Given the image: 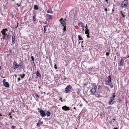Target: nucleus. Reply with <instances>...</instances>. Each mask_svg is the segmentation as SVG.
Wrapping results in <instances>:
<instances>
[{
  "instance_id": "obj_58",
  "label": "nucleus",
  "mask_w": 129,
  "mask_h": 129,
  "mask_svg": "<svg viewBox=\"0 0 129 129\" xmlns=\"http://www.w3.org/2000/svg\"><path fill=\"white\" fill-rule=\"evenodd\" d=\"M41 88V87L40 86H39V89H40V88Z\"/></svg>"
},
{
  "instance_id": "obj_51",
  "label": "nucleus",
  "mask_w": 129,
  "mask_h": 129,
  "mask_svg": "<svg viewBox=\"0 0 129 129\" xmlns=\"http://www.w3.org/2000/svg\"><path fill=\"white\" fill-rule=\"evenodd\" d=\"M82 104H80L79 106L80 107H82Z\"/></svg>"
},
{
  "instance_id": "obj_7",
  "label": "nucleus",
  "mask_w": 129,
  "mask_h": 129,
  "mask_svg": "<svg viewBox=\"0 0 129 129\" xmlns=\"http://www.w3.org/2000/svg\"><path fill=\"white\" fill-rule=\"evenodd\" d=\"M18 68H19V64L15 61H14L13 63V69L16 70Z\"/></svg>"
},
{
  "instance_id": "obj_28",
  "label": "nucleus",
  "mask_w": 129,
  "mask_h": 129,
  "mask_svg": "<svg viewBox=\"0 0 129 129\" xmlns=\"http://www.w3.org/2000/svg\"><path fill=\"white\" fill-rule=\"evenodd\" d=\"M47 13H52V10H51V11H50V10H48L47 11Z\"/></svg>"
},
{
  "instance_id": "obj_40",
  "label": "nucleus",
  "mask_w": 129,
  "mask_h": 129,
  "mask_svg": "<svg viewBox=\"0 0 129 129\" xmlns=\"http://www.w3.org/2000/svg\"><path fill=\"white\" fill-rule=\"evenodd\" d=\"M87 34V37L88 38H89L90 36H89V33L88 34Z\"/></svg>"
},
{
  "instance_id": "obj_3",
  "label": "nucleus",
  "mask_w": 129,
  "mask_h": 129,
  "mask_svg": "<svg viewBox=\"0 0 129 129\" xmlns=\"http://www.w3.org/2000/svg\"><path fill=\"white\" fill-rule=\"evenodd\" d=\"M38 110L39 111L38 112L40 113V115L42 117H44L46 116V113L44 111L39 109V108H38Z\"/></svg>"
},
{
  "instance_id": "obj_38",
  "label": "nucleus",
  "mask_w": 129,
  "mask_h": 129,
  "mask_svg": "<svg viewBox=\"0 0 129 129\" xmlns=\"http://www.w3.org/2000/svg\"><path fill=\"white\" fill-rule=\"evenodd\" d=\"M62 98H60L59 99V100H61V102H62Z\"/></svg>"
},
{
  "instance_id": "obj_31",
  "label": "nucleus",
  "mask_w": 129,
  "mask_h": 129,
  "mask_svg": "<svg viewBox=\"0 0 129 129\" xmlns=\"http://www.w3.org/2000/svg\"><path fill=\"white\" fill-rule=\"evenodd\" d=\"M6 37V35H3V38H1V39H2V38H3V39H4Z\"/></svg>"
},
{
  "instance_id": "obj_26",
  "label": "nucleus",
  "mask_w": 129,
  "mask_h": 129,
  "mask_svg": "<svg viewBox=\"0 0 129 129\" xmlns=\"http://www.w3.org/2000/svg\"><path fill=\"white\" fill-rule=\"evenodd\" d=\"M78 38L79 40H83V39L82 38L81 36L80 35H79L78 36Z\"/></svg>"
},
{
  "instance_id": "obj_23",
  "label": "nucleus",
  "mask_w": 129,
  "mask_h": 129,
  "mask_svg": "<svg viewBox=\"0 0 129 129\" xmlns=\"http://www.w3.org/2000/svg\"><path fill=\"white\" fill-rule=\"evenodd\" d=\"M19 76H20L21 77L22 79H23L24 78L25 76V75L24 74H23L22 75V74H20L19 75Z\"/></svg>"
},
{
  "instance_id": "obj_46",
  "label": "nucleus",
  "mask_w": 129,
  "mask_h": 129,
  "mask_svg": "<svg viewBox=\"0 0 129 129\" xmlns=\"http://www.w3.org/2000/svg\"><path fill=\"white\" fill-rule=\"evenodd\" d=\"M105 1L107 3H108V0H105Z\"/></svg>"
},
{
  "instance_id": "obj_12",
  "label": "nucleus",
  "mask_w": 129,
  "mask_h": 129,
  "mask_svg": "<svg viewBox=\"0 0 129 129\" xmlns=\"http://www.w3.org/2000/svg\"><path fill=\"white\" fill-rule=\"evenodd\" d=\"M97 88V87L96 86H95L94 88H92L90 90V91L92 93L94 94V93L96 91V89Z\"/></svg>"
},
{
  "instance_id": "obj_57",
  "label": "nucleus",
  "mask_w": 129,
  "mask_h": 129,
  "mask_svg": "<svg viewBox=\"0 0 129 129\" xmlns=\"http://www.w3.org/2000/svg\"><path fill=\"white\" fill-rule=\"evenodd\" d=\"M26 19V18H25L24 19V21H25Z\"/></svg>"
},
{
  "instance_id": "obj_24",
  "label": "nucleus",
  "mask_w": 129,
  "mask_h": 129,
  "mask_svg": "<svg viewBox=\"0 0 129 129\" xmlns=\"http://www.w3.org/2000/svg\"><path fill=\"white\" fill-rule=\"evenodd\" d=\"M36 75L38 77H39L40 75V73L38 71H37L36 72Z\"/></svg>"
},
{
  "instance_id": "obj_37",
  "label": "nucleus",
  "mask_w": 129,
  "mask_h": 129,
  "mask_svg": "<svg viewBox=\"0 0 129 129\" xmlns=\"http://www.w3.org/2000/svg\"><path fill=\"white\" fill-rule=\"evenodd\" d=\"M16 5L18 7H19L20 6L21 4H19L18 3H17L16 4Z\"/></svg>"
},
{
  "instance_id": "obj_2",
  "label": "nucleus",
  "mask_w": 129,
  "mask_h": 129,
  "mask_svg": "<svg viewBox=\"0 0 129 129\" xmlns=\"http://www.w3.org/2000/svg\"><path fill=\"white\" fill-rule=\"evenodd\" d=\"M115 93H114L113 96L110 97V100L108 103L109 105H112L113 104L114 98L115 97Z\"/></svg>"
},
{
  "instance_id": "obj_1",
  "label": "nucleus",
  "mask_w": 129,
  "mask_h": 129,
  "mask_svg": "<svg viewBox=\"0 0 129 129\" xmlns=\"http://www.w3.org/2000/svg\"><path fill=\"white\" fill-rule=\"evenodd\" d=\"M72 88V87L71 85H69L67 86L65 88V91L66 93H69Z\"/></svg>"
},
{
  "instance_id": "obj_21",
  "label": "nucleus",
  "mask_w": 129,
  "mask_h": 129,
  "mask_svg": "<svg viewBox=\"0 0 129 129\" xmlns=\"http://www.w3.org/2000/svg\"><path fill=\"white\" fill-rule=\"evenodd\" d=\"M36 15L35 14L34 15V16H33V20L34 21H36Z\"/></svg>"
},
{
  "instance_id": "obj_13",
  "label": "nucleus",
  "mask_w": 129,
  "mask_h": 129,
  "mask_svg": "<svg viewBox=\"0 0 129 129\" xmlns=\"http://www.w3.org/2000/svg\"><path fill=\"white\" fill-rule=\"evenodd\" d=\"M62 109L63 110L65 111H68L70 110L69 108L66 105L62 107Z\"/></svg>"
},
{
  "instance_id": "obj_61",
  "label": "nucleus",
  "mask_w": 129,
  "mask_h": 129,
  "mask_svg": "<svg viewBox=\"0 0 129 129\" xmlns=\"http://www.w3.org/2000/svg\"><path fill=\"white\" fill-rule=\"evenodd\" d=\"M113 120H114V121L115 120V119H113Z\"/></svg>"
},
{
  "instance_id": "obj_54",
  "label": "nucleus",
  "mask_w": 129,
  "mask_h": 129,
  "mask_svg": "<svg viewBox=\"0 0 129 129\" xmlns=\"http://www.w3.org/2000/svg\"><path fill=\"white\" fill-rule=\"evenodd\" d=\"M120 13H121V14L122 13H122V11H120Z\"/></svg>"
},
{
  "instance_id": "obj_63",
  "label": "nucleus",
  "mask_w": 129,
  "mask_h": 129,
  "mask_svg": "<svg viewBox=\"0 0 129 129\" xmlns=\"http://www.w3.org/2000/svg\"><path fill=\"white\" fill-rule=\"evenodd\" d=\"M76 129H77V128H76Z\"/></svg>"
},
{
  "instance_id": "obj_41",
  "label": "nucleus",
  "mask_w": 129,
  "mask_h": 129,
  "mask_svg": "<svg viewBox=\"0 0 129 129\" xmlns=\"http://www.w3.org/2000/svg\"><path fill=\"white\" fill-rule=\"evenodd\" d=\"M54 68L55 69H57V67H56V64H55L54 66Z\"/></svg>"
},
{
  "instance_id": "obj_42",
  "label": "nucleus",
  "mask_w": 129,
  "mask_h": 129,
  "mask_svg": "<svg viewBox=\"0 0 129 129\" xmlns=\"http://www.w3.org/2000/svg\"><path fill=\"white\" fill-rule=\"evenodd\" d=\"M21 80L20 78L19 77L18 78V82H19Z\"/></svg>"
},
{
  "instance_id": "obj_10",
  "label": "nucleus",
  "mask_w": 129,
  "mask_h": 129,
  "mask_svg": "<svg viewBox=\"0 0 129 129\" xmlns=\"http://www.w3.org/2000/svg\"><path fill=\"white\" fill-rule=\"evenodd\" d=\"M19 68L20 69L24 68L25 67V66L24 63L23 62H21L19 64Z\"/></svg>"
},
{
  "instance_id": "obj_55",
  "label": "nucleus",
  "mask_w": 129,
  "mask_h": 129,
  "mask_svg": "<svg viewBox=\"0 0 129 129\" xmlns=\"http://www.w3.org/2000/svg\"><path fill=\"white\" fill-rule=\"evenodd\" d=\"M2 116V115L0 113V116ZM0 120H1V119H0Z\"/></svg>"
},
{
  "instance_id": "obj_35",
  "label": "nucleus",
  "mask_w": 129,
  "mask_h": 129,
  "mask_svg": "<svg viewBox=\"0 0 129 129\" xmlns=\"http://www.w3.org/2000/svg\"><path fill=\"white\" fill-rule=\"evenodd\" d=\"M109 55V53L108 52H107L106 53V56H108Z\"/></svg>"
},
{
  "instance_id": "obj_20",
  "label": "nucleus",
  "mask_w": 129,
  "mask_h": 129,
  "mask_svg": "<svg viewBox=\"0 0 129 129\" xmlns=\"http://www.w3.org/2000/svg\"><path fill=\"white\" fill-rule=\"evenodd\" d=\"M46 115L47 117L50 116L51 115V113L49 111H47L46 112Z\"/></svg>"
},
{
  "instance_id": "obj_19",
  "label": "nucleus",
  "mask_w": 129,
  "mask_h": 129,
  "mask_svg": "<svg viewBox=\"0 0 129 129\" xmlns=\"http://www.w3.org/2000/svg\"><path fill=\"white\" fill-rule=\"evenodd\" d=\"M78 25L79 26H82L83 27V30H84V26L83 25V24L82 22H81L80 23H78Z\"/></svg>"
},
{
  "instance_id": "obj_9",
  "label": "nucleus",
  "mask_w": 129,
  "mask_h": 129,
  "mask_svg": "<svg viewBox=\"0 0 129 129\" xmlns=\"http://www.w3.org/2000/svg\"><path fill=\"white\" fill-rule=\"evenodd\" d=\"M124 58H121L119 62V63L118 64L119 66H123L124 65Z\"/></svg>"
},
{
  "instance_id": "obj_60",
  "label": "nucleus",
  "mask_w": 129,
  "mask_h": 129,
  "mask_svg": "<svg viewBox=\"0 0 129 129\" xmlns=\"http://www.w3.org/2000/svg\"><path fill=\"white\" fill-rule=\"evenodd\" d=\"M0 118H1V119H3V118H2V117H1Z\"/></svg>"
},
{
  "instance_id": "obj_39",
  "label": "nucleus",
  "mask_w": 129,
  "mask_h": 129,
  "mask_svg": "<svg viewBox=\"0 0 129 129\" xmlns=\"http://www.w3.org/2000/svg\"><path fill=\"white\" fill-rule=\"evenodd\" d=\"M118 101L119 102V103H120L121 102V100L120 98H119L118 99Z\"/></svg>"
},
{
  "instance_id": "obj_36",
  "label": "nucleus",
  "mask_w": 129,
  "mask_h": 129,
  "mask_svg": "<svg viewBox=\"0 0 129 129\" xmlns=\"http://www.w3.org/2000/svg\"><path fill=\"white\" fill-rule=\"evenodd\" d=\"M112 120L111 121H110L109 122L110 124H111L112 125Z\"/></svg>"
},
{
  "instance_id": "obj_11",
  "label": "nucleus",
  "mask_w": 129,
  "mask_h": 129,
  "mask_svg": "<svg viewBox=\"0 0 129 129\" xmlns=\"http://www.w3.org/2000/svg\"><path fill=\"white\" fill-rule=\"evenodd\" d=\"M8 31V29L7 28L3 29V30L1 31V33H2V35H6L7 34L6 31Z\"/></svg>"
},
{
  "instance_id": "obj_53",
  "label": "nucleus",
  "mask_w": 129,
  "mask_h": 129,
  "mask_svg": "<svg viewBox=\"0 0 129 129\" xmlns=\"http://www.w3.org/2000/svg\"><path fill=\"white\" fill-rule=\"evenodd\" d=\"M114 129H117L118 128L117 127H114Z\"/></svg>"
},
{
  "instance_id": "obj_56",
  "label": "nucleus",
  "mask_w": 129,
  "mask_h": 129,
  "mask_svg": "<svg viewBox=\"0 0 129 129\" xmlns=\"http://www.w3.org/2000/svg\"><path fill=\"white\" fill-rule=\"evenodd\" d=\"M15 76L16 77H17V75H15Z\"/></svg>"
},
{
  "instance_id": "obj_8",
  "label": "nucleus",
  "mask_w": 129,
  "mask_h": 129,
  "mask_svg": "<svg viewBox=\"0 0 129 129\" xmlns=\"http://www.w3.org/2000/svg\"><path fill=\"white\" fill-rule=\"evenodd\" d=\"M111 78L110 76H109L107 77V80L106 82V83L108 84H110L111 82Z\"/></svg>"
},
{
  "instance_id": "obj_5",
  "label": "nucleus",
  "mask_w": 129,
  "mask_h": 129,
  "mask_svg": "<svg viewBox=\"0 0 129 129\" xmlns=\"http://www.w3.org/2000/svg\"><path fill=\"white\" fill-rule=\"evenodd\" d=\"M60 23L62 25V26H66V23L65 21H64L63 19V18H61L59 20Z\"/></svg>"
},
{
  "instance_id": "obj_15",
  "label": "nucleus",
  "mask_w": 129,
  "mask_h": 129,
  "mask_svg": "<svg viewBox=\"0 0 129 129\" xmlns=\"http://www.w3.org/2000/svg\"><path fill=\"white\" fill-rule=\"evenodd\" d=\"M46 17L47 19L49 20L51 19L52 18V16L49 14H46Z\"/></svg>"
},
{
  "instance_id": "obj_18",
  "label": "nucleus",
  "mask_w": 129,
  "mask_h": 129,
  "mask_svg": "<svg viewBox=\"0 0 129 129\" xmlns=\"http://www.w3.org/2000/svg\"><path fill=\"white\" fill-rule=\"evenodd\" d=\"M43 122L41 121L40 120H39L38 122L37 123V125L38 127L40 126V124H42L43 123Z\"/></svg>"
},
{
  "instance_id": "obj_27",
  "label": "nucleus",
  "mask_w": 129,
  "mask_h": 129,
  "mask_svg": "<svg viewBox=\"0 0 129 129\" xmlns=\"http://www.w3.org/2000/svg\"><path fill=\"white\" fill-rule=\"evenodd\" d=\"M105 84H107L108 85H109L110 86V87L111 88H112L113 87V84L110 85V84H108L107 83H106Z\"/></svg>"
},
{
  "instance_id": "obj_32",
  "label": "nucleus",
  "mask_w": 129,
  "mask_h": 129,
  "mask_svg": "<svg viewBox=\"0 0 129 129\" xmlns=\"http://www.w3.org/2000/svg\"><path fill=\"white\" fill-rule=\"evenodd\" d=\"M16 127V126L14 125H12L11 126V128L12 129H14Z\"/></svg>"
},
{
  "instance_id": "obj_62",
  "label": "nucleus",
  "mask_w": 129,
  "mask_h": 129,
  "mask_svg": "<svg viewBox=\"0 0 129 129\" xmlns=\"http://www.w3.org/2000/svg\"><path fill=\"white\" fill-rule=\"evenodd\" d=\"M13 1H15V0H12Z\"/></svg>"
},
{
  "instance_id": "obj_6",
  "label": "nucleus",
  "mask_w": 129,
  "mask_h": 129,
  "mask_svg": "<svg viewBox=\"0 0 129 129\" xmlns=\"http://www.w3.org/2000/svg\"><path fill=\"white\" fill-rule=\"evenodd\" d=\"M104 91H106L107 92H105V91H104V93L105 94H107V92H110V90L109 88L107 86H104Z\"/></svg>"
},
{
  "instance_id": "obj_47",
  "label": "nucleus",
  "mask_w": 129,
  "mask_h": 129,
  "mask_svg": "<svg viewBox=\"0 0 129 129\" xmlns=\"http://www.w3.org/2000/svg\"><path fill=\"white\" fill-rule=\"evenodd\" d=\"M12 116H10L9 117V118L10 119H12Z\"/></svg>"
},
{
  "instance_id": "obj_4",
  "label": "nucleus",
  "mask_w": 129,
  "mask_h": 129,
  "mask_svg": "<svg viewBox=\"0 0 129 129\" xmlns=\"http://www.w3.org/2000/svg\"><path fill=\"white\" fill-rule=\"evenodd\" d=\"M128 1L127 0H125L123 1L121 5V7H127Z\"/></svg>"
},
{
  "instance_id": "obj_59",
  "label": "nucleus",
  "mask_w": 129,
  "mask_h": 129,
  "mask_svg": "<svg viewBox=\"0 0 129 129\" xmlns=\"http://www.w3.org/2000/svg\"><path fill=\"white\" fill-rule=\"evenodd\" d=\"M64 21H66V19H64Z\"/></svg>"
},
{
  "instance_id": "obj_33",
  "label": "nucleus",
  "mask_w": 129,
  "mask_h": 129,
  "mask_svg": "<svg viewBox=\"0 0 129 129\" xmlns=\"http://www.w3.org/2000/svg\"><path fill=\"white\" fill-rule=\"evenodd\" d=\"M111 106H108V107L107 108V109H111Z\"/></svg>"
},
{
  "instance_id": "obj_29",
  "label": "nucleus",
  "mask_w": 129,
  "mask_h": 129,
  "mask_svg": "<svg viewBox=\"0 0 129 129\" xmlns=\"http://www.w3.org/2000/svg\"><path fill=\"white\" fill-rule=\"evenodd\" d=\"M63 30L64 31H65L66 30V26H63Z\"/></svg>"
},
{
  "instance_id": "obj_34",
  "label": "nucleus",
  "mask_w": 129,
  "mask_h": 129,
  "mask_svg": "<svg viewBox=\"0 0 129 129\" xmlns=\"http://www.w3.org/2000/svg\"><path fill=\"white\" fill-rule=\"evenodd\" d=\"M35 96H36V97H37V98H39V95L37 94H35Z\"/></svg>"
},
{
  "instance_id": "obj_25",
  "label": "nucleus",
  "mask_w": 129,
  "mask_h": 129,
  "mask_svg": "<svg viewBox=\"0 0 129 129\" xmlns=\"http://www.w3.org/2000/svg\"><path fill=\"white\" fill-rule=\"evenodd\" d=\"M34 8L36 10H38L39 9L38 6L37 5H35L34 6Z\"/></svg>"
},
{
  "instance_id": "obj_49",
  "label": "nucleus",
  "mask_w": 129,
  "mask_h": 129,
  "mask_svg": "<svg viewBox=\"0 0 129 129\" xmlns=\"http://www.w3.org/2000/svg\"><path fill=\"white\" fill-rule=\"evenodd\" d=\"M75 110H76V108L75 107H74L73 108Z\"/></svg>"
},
{
  "instance_id": "obj_16",
  "label": "nucleus",
  "mask_w": 129,
  "mask_h": 129,
  "mask_svg": "<svg viewBox=\"0 0 129 129\" xmlns=\"http://www.w3.org/2000/svg\"><path fill=\"white\" fill-rule=\"evenodd\" d=\"M89 33V30L88 28L87 25L86 24L85 26V34H88Z\"/></svg>"
},
{
  "instance_id": "obj_43",
  "label": "nucleus",
  "mask_w": 129,
  "mask_h": 129,
  "mask_svg": "<svg viewBox=\"0 0 129 129\" xmlns=\"http://www.w3.org/2000/svg\"><path fill=\"white\" fill-rule=\"evenodd\" d=\"M6 79H4L3 80V83H5V81H6Z\"/></svg>"
},
{
  "instance_id": "obj_52",
  "label": "nucleus",
  "mask_w": 129,
  "mask_h": 129,
  "mask_svg": "<svg viewBox=\"0 0 129 129\" xmlns=\"http://www.w3.org/2000/svg\"><path fill=\"white\" fill-rule=\"evenodd\" d=\"M105 11H107V9H106V8H105Z\"/></svg>"
},
{
  "instance_id": "obj_44",
  "label": "nucleus",
  "mask_w": 129,
  "mask_h": 129,
  "mask_svg": "<svg viewBox=\"0 0 129 129\" xmlns=\"http://www.w3.org/2000/svg\"><path fill=\"white\" fill-rule=\"evenodd\" d=\"M121 15H122V17H125V16L124 15L123 13H122V14H121Z\"/></svg>"
},
{
  "instance_id": "obj_45",
  "label": "nucleus",
  "mask_w": 129,
  "mask_h": 129,
  "mask_svg": "<svg viewBox=\"0 0 129 129\" xmlns=\"http://www.w3.org/2000/svg\"><path fill=\"white\" fill-rule=\"evenodd\" d=\"M100 87H101V86L100 85H99L98 86V90L99 88H100Z\"/></svg>"
},
{
  "instance_id": "obj_17",
  "label": "nucleus",
  "mask_w": 129,
  "mask_h": 129,
  "mask_svg": "<svg viewBox=\"0 0 129 129\" xmlns=\"http://www.w3.org/2000/svg\"><path fill=\"white\" fill-rule=\"evenodd\" d=\"M4 85L6 87L8 88L9 87V84L7 82H6L4 83Z\"/></svg>"
},
{
  "instance_id": "obj_30",
  "label": "nucleus",
  "mask_w": 129,
  "mask_h": 129,
  "mask_svg": "<svg viewBox=\"0 0 129 129\" xmlns=\"http://www.w3.org/2000/svg\"><path fill=\"white\" fill-rule=\"evenodd\" d=\"M31 58L33 61H34V58L33 56H32L31 57Z\"/></svg>"
},
{
  "instance_id": "obj_48",
  "label": "nucleus",
  "mask_w": 129,
  "mask_h": 129,
  "mask_svg": "<svg viewBox=\"0 0 129 129\" xmlns=\"http://www.w3.org/2000/svg\"><path fill=\"white\" fill-rule=\"evenodd\" d=\"M9 35H7V37L8 38H9V36H9Z\"/></svg>"
},
{
  "instance_id": "obj_14",
  "label": "nucleus",
  "mask_w": 129,
  "mask_h": 129,
  "mask_svg": "<svg viewBox=\"0 0 129 129\" xmlns=\"http://www.w3.org/2000/svg\"><path fill=\"white\" fill-rule=\"evenodd\" d=\"M12 44H14L15 43V36L14 34H13L12 36Z\"/></svg>"
},
{
  "instance_id": "obj_22",
  "label": "nucleus",
  "mask_w": 129,
  "mask_h": 129,
  "mask_svg": "<svg viewBox=\"0 0 129 129\" xmlns=\"http://www.w3.org/2000/svg\"><path fill=\"white\" fill-rule=\"evenodd\" d=\"M48 27V26L47 25L46 26H43V27H44V34H45L46 31L47 30V28H46V27Z\"/></svg>"
},
{
  "instance_id": "obj_50",
  "label": "nucleus",
  "mask_w": 129,
  "mask_h": 129,
  "mask_svg": "<svg viewBox=\"0 0 129 129\" xmlns=\"http://www.w3.org/2000/svg\"><path fill=\"white\" fill-rule=\"evenodd\" d=\"M11 113H9V114L8 115L9 116H11Z\"/></svg>"
}]
</instances>
